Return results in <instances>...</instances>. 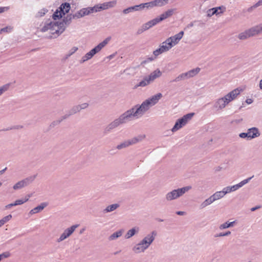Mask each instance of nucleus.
Here are the masks:
<instances>
[{
  "label": "nucleus",
  "instance_id": "1",
  "mask_svg": "<svg viewBox=\"0 0 262 262\" xmlns=\"http://www.w3.org/2000/svg\"><path fill=\"white\" fill-rule=\"evenodd\" d=\"M162 97L161 93H158L143 101L141 105H136L126 111L107 125L104 129V133L107 134L121 124L126 123L134 118L138 119L142 117L151 106L158 103Z\"/></svg>",
  "mask_w": 262,
  "mask_h": 262
},
{
  "label": "nucleus",
  "instance_id": "2",
  "mask_svg": "<svg viewBox=\"0 0 262 262\" xmlns=\"http://www.w3.org/2000/svg\"><path fill=\"white\" fill-rule=\"evenodd\" d=\"M72 17V14H68L60 23L47 21L40 29V31L42 32L49 31V33L51 34L49 38H56L64 31L66 26H68L71 24L73 19Z\"/></svg>",
  "mask_w": 262,
  "mask_h": 262
},
{
  "label": "nucleus",
  "instance_id": "3",
  "mask_svg": "<svg viewBox=\"0 0 262 262\" xmlns=\"http://www.w3.org/2000/svg\"><path fill=\"white\" fill-rule=\"evenodd\" d=\"M111 37H108L105 38L103 41L99 43L97 46L92 49L90 51L87 53L84 56L82 57L81 63H83L85 61L91 59L96 54L98 53L101 50L104 48L110 40Z\"/></svg>",
  "mask_w": 262,
  "mask_h": 262
},
{
  "label": "nucleus",
  "instance_id": "4",
  "mask_svg": "<svg viewBox=\"0 0 262 262\" xmlns=\"http://www.w3.org/2000/svg\"><path fill=\"white\" fill-rule=\"evenodd\" d=\"M191 189V187L190 186H187L181 188L174 189L166 194L165 199L167 201L176 200L182 196L185 193Z\"/></svg>",
  "mask_w": 262,
  "mask_h": 262
},
{
  "label": "nucleus",
  "instance_id": "5",
  "mask_svg": "<svg viewBox=\"0 0 262 262\" xmlns=\"http://www.w3.org/2000/svg\"><path fill=\"white\" fill-rule=\"evenodd\" d=\"M145 138V135H138L132 139L124 141L120 144H118L116 146V148L118 150H121L122 149L127 148L142 141Z\"/></svg>",
  "mask_w": 262,
  "mask_h": 262
},
{
  "label": "nucleus",
  "instance_id": "6",
  "mask_svg": "<svg viewBox=\"0 0 262 262\" xmlns=\"http://www.w3.org/2000/svg\"><path fill=\"white\" fill-rule=\"evenodd\" d=\"M194 115V113H191L183 116L182 118L179 119L175 123L174 125L171 129L172 132H174L185 125L189 120H190Z\"/></svg>",
  "mask_w": 262,
  "mask_h": 262
},
{
  "label": "nucleus",
  "instance_id": "7",
  "mask_svg": "<svg viewBox=\"0 0 262 262\" xmlns=\"http://www.w3.org/2000/svg\"><path fill=\"white\" fill-rule=\"evenodd\" d=\"M184 31H180L175 35L168 38L165 40V43L169 44L170 46H172V47H173V46L177 45L179 42V41L182 39Z\"/></svg>",
  "mask_w": 262,
  "mask_h": 262
},
{
  "label": "nucleus",
  "instance_id": "8",
  "mask_svg": "<svg viewBox=\"0 0 262 262\" xmlns=\"http://www.w3.org/2000/svg\"><path fill=\"white\" fill-rule=\"evenodd\" d=\"M78 226L79 225H74L66 229L57 239V242H60L69 237Z\"/></svg>",
  "mask_w": 262,
  "mask_h": 262
},
{
  "label": "nucleus",
  "instance_id": "9",
  "mask_svg": "<svg viewBox=\"0 0 262 262\" xmlns=\"http://www.w3.org/2000/svg\"><path fill=\"white\" fill-rule=\"evenodd\" d=\"M228 104V102L224 99V97H223L217 99L214 102L213 107L217 111L221 110L225 108Z\"/></svg>",
  "mask_w": 262,
  "mask_h": 262
},
{
  "label": "nucleus",
  "instance_id": "10",
  "mask_svg": "<svg viewBox=\"0 0 262 262\" xmlns=\"http://www.w3.org/2000/svg\"><path fill=\"white\" fill-rule=\"evenodd\" d=\"M241 90L238 89H234L231 91L228 94L224 96V99H225L228 103L233 100L236 97L240 94Z\"/></svg>",
  "mask_w": 262,
  "mask_h": 262
},
{
  "label": "nucleus",
  "instance_id": "11",
  "mask_svg": "<svg viewBox=\"0 0 262 262\" xmlns=\"http://www.w3.org/2000/svg\"><path fill=\"white\" fill-rule=\"evenodd\" d=\"M247 30L250 37L257 35L262 33V24L254 26Z\"/></svg>",
  "mask_w": 262,
  "mask_h": 262
},
{
  "label": "nucleus",
  "instance_id": "12",
  "mask_svg": "<svg viewBox=\"0 0 262 262\" xmlns=\"http://www.w3.org/2000/svg\"><path fill=\"white\" fill-rule=\"evenodd\" d=\"M174 9H168L167 11L161 14L159 17L155 18L158 23L171 16L174 13Z\"/></svg>",
  "mask_w": 262,
  "mask_h": 262
},
{
  "label": "nucleus",
  "instance_id": "13",
  "mask_svg": "<svg viewBox=\"0 0 262 262\" xmlns=\"http://www.w3.org/2000/svg\"><path fill=\"white\" fill-rule=\"evenodd\" d=\"M249 139H254L258 137L260 135V133L258 128L253 127L247 130Z\"/></svg>",
  "mask_w": 262,
  "mask_h": 262
},
{
  "label": "nucleus",
  "instance_id": "14",
  "mask_svg": "<svg viewBox=\"0 0 262 262\" xmlns=\"http://www.w3.org/2000/svg\"><path fill=\"white\" fill-rule=\"evenodd\" d=\"M117 4L116 1H112L104 3L100 5H99V8L100 10H106L110 8H113L115 7Z\"/></svg>",
  "mask_w": 262,
  "mask_h": 262
},
{
  "label": "nucleus",
  "instance_id": "15",
  "mask_svg": "<svg viewBox=\"0 0 262 262\" xmlns=\"http://www.w3.org/2000/svg\"><path fill=\"white\" fill-rule=\"evenodd\" d=\"M161 75L162 72L159 69H157L146 77L150 82H151L154 81L156 78L160 77Z\"/></svg>",
  "mask_w": 262,
  "mask_h": 262
},
{
  "label": "nucleus",
  "instance_id": "16",
  "mask_svg": "<svg viewBox=\"0 0 262 262\" xmlns=\"http://www.w3.org/2000/svg\"><path fill=\"white\" fill-rule=\"evenodd\" d=\"M157 236V232L156 230L152 231L150 233L146 235L144 238L147 241L150 245L154 241L156 237Z\"/></svg>",
  "mask_w": 262,
  "mask_h": 262
},
{
  "label": "nucleus",
  "instance_id": "17",
  "mask_svg": "<svg viewBox=\"0 0 262 262\" xmlns=\"http://www.w3.org/2000/svg\"><path fill=\"white\" fill-rule=\"evenodd\" d=\"M146 250L145 248L140 243L136 244L132 248L133 251L136 254L144 252Z\"/></svg>",
  "mask_w": 262,
  "mask_h": 262
},
{
  "label": "nucleus",
  "instance_id": "18",
  "mask_svg": "<svg viewBox=\"0 0 262 262\" xmlns=\"http://www.w3.org/2000/svg\"><path fill=\"white\" fill-rule=\"evenodd\" d=\"M158 23L157 20L156 18H154L151 20L148 21L146 23L143 24L142 27H143V29L146 31L149 28H151L152 27L156 25Z\"/></svg>",
  "mask_w": 262,
  "mask_h": 262
},
{
  "label": "nucleus",
  "instance_id": "19",
  "mask_svg": "<svg viewBox=\"0 0 262 262\" xmlns=\"http://www.w3.org/2000/svg\"><path fill=\"white\" fill-rule=\"evenodd\" d=\"M36 174L28 177L21 180L24 187H26L31 184L35 179Z\"/></svg>",
  "mask_w": 262,
  "mask_h": 262
},
{
  "label": "nucleus",
  "instance_id": "20",
  "mask_svg": "<svg viewBox=\"0 0 262 262\" xmlns=\"http://www.w3.org/2000/svg\"><path fill=\"white\" fill-rule=\"evenodd\" d=\"M47 206V204L46 203H42L40 205L32 209L30 211L29 213L30 214H33L38 213L43 210Z\"/></svg>",
  "mask_w": 262,
  "mask_h": 262
},
{
  "label": "nucleus",
  "instance_id": "21",
  "mask_svg": "<svg viewBox=\"0 0 262 262\" xmlns=\"http://www.w3.org/2000/svg\"><path fill=\"white\" fill-rule=\"evenodd\" d=\"M70 5L69 3H64L62 4L60 7V11L62 13L63 15H65L66 13H69L70 10Z\"/></svg>",
  "mask_w": 262,
  "mask_h": 262
},
{
  "label": "nucleus",
  "instance_id": "22",
  "mask_svg": "<svg viewBox=\"0 0 262 262\" xmlns=\"http://www.w3.org/2000/svg\"><path fill=\"white\" fill-rule=\"evenodd\" d=\"M139 231V227H134L132 229L129 230L125 235V237L126 239H129L133 236L136 233H138Z\"/></svg>",
  "mask_w": 262,
  "mask_h": 262
},
{
  "label": "nucleus",
  "instance_id": "23",
  "mask_svg": "<svg viewBox=\"0 0 262 262\" xmlns=\"http://www.w3.org/2000/svg\"><path fill=\"white\" fill-rule=\"evenodd\" d=\"M119 204L117 203L108 205L103 210V212L104 213L112 212L119 208Z\"/></svg>",
  "mask_w": 262,
  "mask_h": 262
},
{
  "label": "nucleus",
  "instance_id": "24",
  "mask_svg": "<svg viewBox=\"0 0 262 262\" xmlns=\"http://www.w3.org/2000/svg\"><path fill=\"white\" fill-rule=\"evenodd\" d=\"M150 83L146 76H145L143 80L140 81L138 84L135 85L134 88L137 89L138 87H144Z\"/></svg>",
  "mask_w": 262,
  "mask_h": 262
},
{
  "label": "nucleus",
  "instance_id": "25",
  "mask_svg": "<svg viewBox=\"0 0 262 262\" xmlns=\"http://www.w3.org/2000/svg\"><path fill=\"white\" fill-rule=\"evenodd\" d=\"M214 202L211 195L203 201L200 205V209H203Z\"/></svg>",
  "mask_w": 262,
  "mask_h": 262
},
{
  "label": "nucleus",
  "instance_id": "26",
  "mask_svg": "<svg viewBox=\"0 0 262 262\" xmlns=\"http://www.w3.org/2000/svg\"><path fill=\"white\" fill-rule=\"evenodd\" d=\"M200 71V68H196L195 69L191 70L185 73L187 78L192 77L196 75Z\"/></svg>",
  "mask_w": 262,
  "mask_h": 262
},
{
  "label": "nucleus",
  "instance_id": "27",
  "mask_svg": "<svg viewBox=\"0 0 262 262\" xmlns=\"http://www.w3.org/2000/svg\"><path fill=\"white\" fill-rule=\"evenodd\" d=\"M123 231H124V230L123 229H121V230H119L113 233L112 235H111L109 236V237H108L109 240H110V241L115 240V239L118 238V237L121 236Z\"/></svg>",
  "mask_w": 262,
  "mask_h": 262
},
{
  "label": "nucleus",
  "instance_id": "28",
  "mask_svg": "<svg viewBox=\"0 0 262 262\" xmlns=\"http://www.w3.org/2000/svg\"><path fill=\"white\" fill-rule=\"evenodd\" d=\"M225 194H224L222 191H217L213 194L211 195V196L214 202L223 198Z\"/></svg>",
  "mask_w": 262,
  "mask_h": 262
},
{
  "label": "nucleus",
  "instance_id": "29",
  "mask_svg": "<svg viewBox=\"0 0 262 262\" xmlns=\"http://www.w3.org/2000/svg\"><path fill=\"white\" fill-rule=\"evenodd\" d=\"M235 223V221H233V222H231L230 223H229L228 222H226L224 223V224H221L219 228L221 230H223V229L228 228L231 227H233L234 226Z\"/></svg>",
  "mask_w": 262,
  "mask_h": 262
},
{
  "label": "nucleus",
  "instance_id": "30",
  "mask_svg": "<svg viewBox=\"0 0 262 262\" xmlns=\"http://www.w3.org/2000/svg\"><path fill=\"white\" fill-rule=\"evenodd\" d=\"M169 0H154L155 7H162L168 4Z\"/></svg>",
  "mask_w": 262,
  "mask_h": 262
},
{
  "label": "nucleus",
  "instance_id": "31",
  "mask_svg": "<svg viewBox=\"0 0 262 262\" xmlns=\"http://www.w3.org/2000/svg\"><path fill=\"white\" fill-rule=\"evenodd\" d=\"M172 46H170L169 44H167L165 43V41L162 42V45L160 46V49L161 50L162 52H165L168 51L172 48Z\"/></svg>",
  "mask_w": 262,
  "mask_h": 262
},
{
  "label": "nucleus",
  "instance_id": "32",
  "mask_svg": "<svg viewBox=\"0 0 262 262\" xmlns=\"http://www.w3.org/2000/svg\"><path fill=\"white\" fill-rule=\"evenodd\" d=\"M250 37L247 30L239 33L238 35V38L241 40H245L248 38Z\"/></svg>",
  "mask_w": 262,
  "mask_h": 262
},
{
  "label": "nucleus",
  "instance_id": "33",
  "mask_svg": "<svg viewBox=\"0 0 262 262\" xmlns=\"http://www.w3.org/2000/svg\"><path fill=\"white\" fill-rule=\"evenodd\" d=\"M134 11H138L136 5L124 9L122 12L124 14H127Z\"/></svg>",
  "mask_w": 262,
  "mask_h": 262
},
{
  "label": "nucleus",
  "instance_id": "34",
  "mask_svg": "<svg viewBox=\"0 0 262 262\" xmlns=\"http://www.w3.org/2000/svg\"><path fill=\"white\" fill-rule=\"evenodd\" d=\"M62 13L60 11L56 10L52 15V18L54 20L59 19L62 17Z\"/></svg>",
  "mask_w": 262,
  "mask_h": 262
},
{
  "label": "nucleus",
  "instance_id": "35",
  "mask_svg": "<svg viewBox=\"0 0 262 262\" xmlns=\"http://www.w3.org/2000/svg\"><path fill=\"white\" fill-rule=\"evenodd\" d=\"M187 77L185 75V73H182L180 75H179L178 77H177L174 79H173L172 81H171V82H178V81H180L181 80H185V79H187Z\"/></svg>",
  "mask_w": 262,
  "mask_h": 262
},
{
  "label": "nucleus",
  "instance_id": "36",
  "mask_svg": "<svg viewBox=\"0 0 262 262\" xmlns=\"http://www.w3.org/2000/svg\"><path fill=\"white\" fill-rule=\"evenodd\" d=\"M99 5H95V6L93 7H88L89 14H91L93 13L97 12L98 11H100V9L99 8Z\"/></svg>",
  "mask_w": 262,
  "mask_h": 262
},
{
  "label": "nucleus",
  "instance_id": "37",
  "mask_svg": "<svg viewBox=\"0 0 262 262\" xmlns=\"http://www.w3.org/2000/svg\"><path fill=\"white\" fill-rule=\"evenodd\" d=\"M10 86V83H7L0 87V96L2 95L4 92L8 91Z\"/></svg>",
  "mask_w": 262,
  "mask_h": 262
},
{
  "label": "nucleus",
  "instance_id": "38",
  "mask_svg": "<svg viewBox=\"0 0 262 262\" xmlns=\"http://www.w3.org/2000/svg\"><path fill=\"white\" fill-rule=\"evenodd\" d=\"M225 9V8L223 7H214L212 8V11L214 14H219L220 13H223V11H222V9Z\"/></svg>",
  "mask_w": 262,
  "mask_h": 262
},
{
  "label": "nucleus",
  "instance_id": "39",
  "mask_svg": "<svg viewBox=\"0 0 262 262\" xmlns=\"http://www.w3.org/2000/svg\"><path fill=\"white\" fill-rule=\"evenodd\" d=\"M11 218H12V215L11 214H9L8 215H7V216L4 217L2 219H1L0 220V224H1V226H2L6 223L8 222Z\"/></svg>",
  "mask_w": 262,
  "mask_h": 262
},
{
  "label": "nucleus",
  "instance_id": "40",
  "mask_svg": "<svg viewBox=\"0 0 262 262\" xmlns=\"http://www.w3.org/2000/svg\"><path fill=\"white\" fill-rule=\"evenodd\" d=\"M80 111V108L78 105L74 106L70 110H69L72 115L79 112Z\"/></svg>",
  "mask_w": 262,
  "mask_h": 262
},
{
  "label": "nucleus",
  "instance_id": "41",
  "mask_svg": "<svg viewBox=\"0 0 262 262\" xmlns=\"http://www.w3.org/2000/svg\"><path fill=\"white\" fill-rule=\"evenodd\" d=\"M24 186H23V182L21 181H18V182H17L13 187V188L14 189V190H17V189H21V188H24Z\"/></svg>",
  "mask_w": 262,
  "mask_h": 262
},
{
  "label": "nucleus",
  "instance_id": "42",
  "mask_svg": "<svg viewBox=\"0 0 262 262\" xmlns=\"http://www.w3.org/2000/svg\"><path fill=\"white\" fill-rule=\"evenodd\" d=\"M29 198L30 196H28V197H26L25 199L17 200L16 201H15V204H16V205H21L24 203L27 202L29 200Z\"/></svg>",
  "mask_w": 262,
  "mask_h": 262
},
{
  "label": "nucleus",
  "instance_id": "43",
  "mask_svg": "<svg viewBox=\"0 0 262 262\" xmlns=\"http://www.w3.org/2000/svg\"><path fill=\"white\" fill-rule=\"evenodd\" d=\"M139 243H140L141 244L144 246L146 249H147L150 246L149 244H148V243L144 238H143Z\"/></svg>",
  "mask_w": 262,
  "mask_h": 262
},
{
  "label": "nucleus",
  "instance_id": "44",
  "mask_svg": "<svg viewBox=\"0 0 262 262\" xmlns=\"http://www.w3.org/2000/svg\"><path fill=\"white\" fill-rule=\"evenodd\" d=\"M254 177V176L250 177V178H248V179H246L245 180H244L243 181H241L240 183H239V184L240 185L241 187H242V186H243L244 185L246 184L247 183H248L250 180Z\"/></svg>",
  "mask_w": 262,
  "mask_h": 262
},
{
  "label": "nucleus",
  "instance_id": "45",
  "mask_svg": "<svg viewBox=\"0 0 262 262\" xmlns=\"http://www.w3.org/2000/svg\"><path fill=\"white\" fill-rule=\"evenodd\" d=\"M61 122V120L59 119L53 121L50 124L51 127H54L55 126L59 124Z\"/></svg>",
  "mask_w": 262,
  "mask_h": 262
},
{
  "label": "nucleus",
  "instance_id": "46",
  "mask_svg": "<svg viewBox=\"0 0 262 262\" xmlns=\"http://www.w3.org/2000/svg\"><path fill=\"white\" fill-rule=\"evenodd\" d=\"M231 234V232L229 231H228L226 232L225 233H220L219 234H216L214 235V237H222V236H228Z\"/></svg>",
  "mask_w": 262,
  "mask_h": 262
},
{
  "label": "nucleus",
  "instance_id": "47",
  "mask_svg": "<svg viewBox=\"0 0 262 262\" xmlns=\"http://www.w3.org/2000/svg\"><path fill=\"white\" fill-rule=\"evenodd\" d=\"M80 11L82 17L84 16L85 15H88L89 14L88 7L81 9V10H80Z\"/></svg>",
  "mask_w": 262,
  "mask_h": 262
},
{
  "label": "nucleus",
  "instance_id": "48",
  "mask_svg": "<svg viewBox=\"0 0 262 262\" xmlns=\"http://www.w3.org/2000/svg\"><path fill=\"white\" fill-rule=\"evenodd\" d=\"M12 28L10 26H7L6 27L3 28L0 30V34L3 32H9L12 30Z\"/></svg>",
  "mask_w": 262,
  "mask_h": 262
},
{
  "label": "nucleus",
  "instance_id": "49",
  "mask_svg": "<svg viewBox=\"0 0 262 262\" xmlns=\"http://www.w3.org/2000/svg\"><path fill=\"white\" fill-rule=\"evenodd\" d=\"M259 6H260L259 5V4H258V2H257L254 5H253L251 7H249L247 9V11L248 12H251L254 9H255L256 8H257V7H258Z\"/></svg>",
  "mask_w": 262,
  "mask_h": 262
},
{
  "label": "nucleus",
  "instance_id": "50",
  "mask_svg": "<svg viewBox=\"0 0 262 262\" xmlns=\"http://www.w3.org/2000/svg\"><path fill=\"white\" fill-rule=\"evenodd\" d=\"M82 17V16L81 15V12L79 10L78 12H77L76 13L72 14V17H73V19H78V18H80Z\"/></svg>",
  "mask_w": 262,
  "mask_h": 262
},
{
  "label": "nucleus",
  "instance_id": "51",
  "mask_svg": "<svg viewBox=\"0 0 262 262\" xmlns=\"http://www.w3.org/2000/svg\"><path fill=\"white\" fill-rule=\"evenodd\" d=\"M145 7L146 9H151L155 7L153 1L150 2L145 3Z\"/></svg>",
  "mask_w": 262,
  "mask_h": 262
},
{
  "label": "nucleus",
  "instance_id": "52",
  "mask_svg": "<svg viewBox=\"0 0 262 262\" xmlns=\"http://www.w3.org/2000/svg\"><path fill=\"white\" fill-rule=\"evenodd\" d=\"M136 7H137V11H141L144 9V8H146L145 3H143L138 5H136Z\"/></svg>",
  "mask_w": 262,
  "mask_h": 262
},
{
  "label": "nucleus",
  "instance_id": "53",
  "mask_svg": "<svg viewBox=\"0 0 262 262\" xmlns=\"http://www.w3.org/2000/svg\"><path fill=\"white\" fill-rule=\"evenodd\" d=\"M223 192L224 193V194H225V195L228 193H229L230 192H231V186H228V187H225L223 190H222Z\"/></svg>",
  "mask_w": 262,
  "mask_h": 262
},
{
  "label": "nucleus",
  "instance_id": "54",
  "mask_svg": "<svg viewBox=\"0 0 262 262\" xmlns=\"http://www.w3.org/2000/svg\"><path fill=\"white\" fill-rule=\"evenodd\" d=\"M72 114H71V113L69 111L66 114L62 116L61 118H60V119L61 120V122L67 118H68L70 116H71Z\"/></svg>",
  "mask_w": 262,
  "mask_h": 262
},
{
  "label": "nucleus",
  "instance_id": "55",
  "mask_svg": "<svg viewBox=\"0 0 262 262\" xmlns=\"http://www.w3.org/2000/svg\"><path fill=\"white\" fill-rule=\"evenodd\" d=\"M10 255V254L9 252H4L3 253L0 254L1 260H2V259L3 258H7V257H9Z\"/></svg>",
  "mask_w": 262,
  "mask_h": 262
},
{
  "label": "nucleus",
  "instance_id": "56",
  "mask_svg": "<svg viewBox=\"0 0 262 262\" xmlns=\"http://www.w3.org/2000/svg\"><path fill=\"white\" fill-rule=\"evenodd\" d=\"M155 58H156L155 57H148L146 59L142 61L141 62V64H144L148 62L154 60Z\"/></svg>",
  "mask_w": 262,
  "mask_h": 262
},
{
  "label": "nucleus",
  "instance_id": "57",
  "mask_svg": "<svg viewBox=\"0 0 262 262\" xmlns=\"http://www.w3.org/2000/svg\"><path fill=\"white\" fill-rule=\"evenodd\" d=\"M162 53H163V52H162L160 48H159V49L156 50L155 51H154L153 52V54L155 55V57H156V56L162 54Z\"/></svg>",
  "mask_w": 262,
  "mask_h": 262
},
{
  "label": "nucleus",
  "instance_id": "58",
  "mask_svg": "<svg viewBox=\"0 0 262 262\" xmlns=\"http://www.w3.org/2000/svg\"><path fill=\"white\" fill-rule=\"evenodd\" d=\"M239 136L241 138H247L248 139H249L248 132L247 133H240L239 135Z\"/></svg>",
  "mask_w": 262,
  "mask_h": 262
},
{
  "label": "nucleus",
  "instance_id": "59",
  "mask_svg": "<svg viewBox=\"0 0 262 262\" xmlns=\"http://www.w3.org/2000/svg\"><path fill=\"white\" fill-rule=\"evenodd\" d=\"M241 187L240 185L239 184V183L237 184L234 185L232 186H231V191H235Z\"/></svg>",
  "mask_w": 262,
  "mask_h": 262
},
{
  "label": "nucleus",
  "instance_id": "60",
  "mask_svg": "<svg viewBox=\"0 0 262 262\" xmlns=\"http://www.w3.org/2000/svg\"><path fill=\"white\" fill-rule=\"evenodd\" d=\"M80 108V110L87 108L89 106V104L87 103H83L81 104L78 105Z\"/></svg>",
  "mask_w": 262,
  "mask_h": 262
},
{
  "label": "nucleus",
  "instance_id": "61",
  "mask_svg": "<svg viewBox=\"0 0 262 262\" xmlns=\"http://www.w3.org/2000/svg\"><path fill=\"white\" fill-rule=\"evenodd\" d=\"M213 15H214V13H213L212 8L210 9L207 11V16H208L211 17Z\"/></svg>",
  "mask_w": 262,
  "mask_h": 262
},
{
  "label": "nucleus",
  "instance_id": "62",
  "mask_svg": "<svg viewBox=\"0 0 262 262\" xmlns=\"http://www.w3.org/2000/svg\"><path fill=\"white\" fill-rule=\"evenodd\" d=\"M145 30L143 29V27L141 26L140 28L138 29L137 33V34H140L142 33Z\"/></svg>",
  "mask_w": 262,
  "mask_h": 262
},
{
  "label": "nucleus",
  "instance_id": "63",
  "mask_svg": "<svg viewBox=\"0 0 262 262\" xmlns=\"http://www.w3.org/2000/svg\"><path fill=\"white\" fill-rule=\"evenodd\" d=\"M16 206V204H15V202L13 203H11V204L7 205V206H6V208L7 209H9L11 207H12L13 206Z\"/></svg>",
  "mask_w": 262,
  "mask_h": 262
},
{
  "label": "nucleus",
  "instance_id": "64",
  "mask_svg": "<svg viewBox=\"0 0 262 262\" xmlns=\"http://www.w3.org/2000/svg\"><path fill=\"white\" fill-rule=\"evenodd\" d=\"M78 50V48L74 47L71 50V53L70 54V55L73 54L74 53H75L77 50Z\"/></svg>",
  "mask_w": 262,
  "mask_h": 262
}]
</instances>
